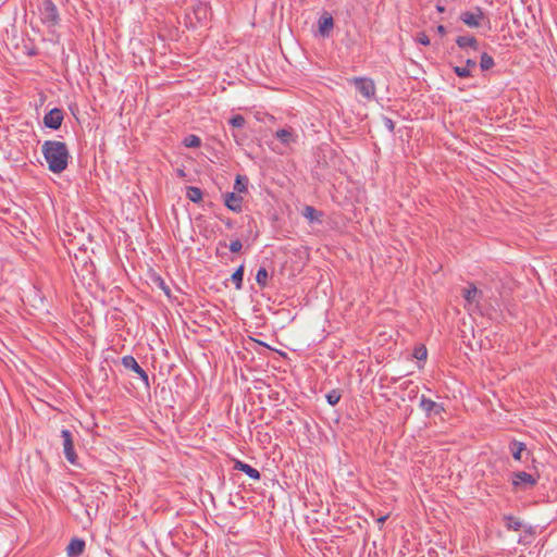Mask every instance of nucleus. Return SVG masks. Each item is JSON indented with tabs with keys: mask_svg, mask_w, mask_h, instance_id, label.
Instances as JSON below:
<instances>
[{
	"mask_svg": "<svg viewBox=\"0 0 557 557\" xmlns=\"http://www.w3.org/2000/svg\"><path fill=\"white\" fill-rule=\"evenodd\" d=\"M275 137L283 144V145H289L290 143L296 141V134L293 132L292 128H282L276 131Z\"/></svg>",
	"mask_w": 557,
	"mask_h": 557,
	"instance_id": "obj_15",
	"label": "nucleus"
},
{
	"mask_svg": "<svg viewBox=\"0 0 557 557\" xmlns=\"http://www.w3.org/2000/svg\"><path fill=\"white\" fill-rule=\"evenodd\" d=\"M184 144L189 148H198L201 145V139L196 135H189L185 138Z\"/></svg>",
	"mask_w": 557,
	"mask_h": 557,
	"instance_id": "obj_27",
	"label": "nucleus"
},
{
	"mask_svg": "<svg viewBox=\"0 0 557 557\" xmlns=\"http://www.w3.org/2000/svg\"><path fill=\"white\" fill-rule=\"evenodd\" d=\"M122 364L125 369L132 370L138 374L140 380L145 383L146 386H149V376L147 372L138 364L136 359L133 356H124L122 358Z\"/></svg>",
	"mask_w": 557,
	"mask_h": 557,
	"instance_id": "obj_7",
	"label": "nucleus"
},
{
	"mask_svg": "<svg viewBox=\"0 0 557 557\" xmlns=\"http://www.w3.org/2000/svg\"><path fill=\"white\" fill-rule=\"evenodd\" d=\"M387 519V516H382L377 519V523L383 524Z\"/></svg>",
	"mask_w": 557,
	"mask_h": 557,
	"instance_id": "obj_37",
	"label": "nucleus"
},
{
	"mask_svg": "<svg viewBox=\"0 0 557 557\" xmlns=\"http://www.w3.org/2000/svg\"><path fill=\"white\" fill-rule=\"evenodd\" d=\"M536 483V478L528 472L519 471L513 473L512 484L515 486L533 487Z\"/></svg>",
	"mask_w": 557,
	"mask_h": 557,
	"instance_id": "obj_9",
	"label": "nucleus"
},
{
	"mask_svg": "<svg viewBox=\"0 0 557 557\" xmlns=\"http://www.w3.org/2000/svg\"><path fill=\"white\" fill-rule=\"evenodd\" d=\"M302 215L309 220L310 222H313V221H317L320 219V216L322 215V213L318 210H315L313 207L311 206H306L304 208V211H302Z\"/></svg>",
	"mask_w": 557,
	"mask_h": 557,
	"instance_id": "obj_22",
	"label": "nucleus"
},
{
	"mask_svg": "<svg viewBox=\"0 0 557 557\" xmlns=\"http://www.w3.org/2000/svg\"><path fill=\"white\" fill-rule=\"evenodd\" d=\"M42 154L52 173L63 172L69 164L70 151L63 141L46 140L41 147Z\"/></svg>",
	"mask_w": 557,
	"mask_h": 557,
	"instance_id": "obj_1",
	"label": "nucleus"
},
{
	"mask_svg": "<svg viewBox=\"0 0 557 557\" xmlns=\"http://www.w3.org/2000/svg\"><path fill=\"white\" fill-rule=\"evenodd\" d=\"M63 119V111L59 108H53L44 116V124L48 128L59 129Z\"/></svg>",
	"mask_w": 557,
	"mask_h": 557,
	"instance_id": "obj_8",
	"label": "nucleus"
},
{
	"mask_svg": "<svg viewBox=\"0 0 557 557\" xmlns=\"http://www.w3.org/2000/svg\"><path fill=\"white\" fill-rule=\"evenodd\" d=\"M416 41L421 44V45H423V46H429L430 45V38L423 32H420V33L417 34Z\"/></svg>",
	"mask_w": 557,
	"mask_h": 557,
	"instance_id": "obj_31",
	"label": "nucleus"
},
{
	"mask_svg": "<svg viewBox=\"0 0 557 557\" xmlns=\"http://www.w3.org/2000/svg\"><path fill=\"white\" fill-rule=\"evenodd\" d=\"M243 277H244V264L239 265L236 271L232 274V282L235 284L237 289L243 287Z\"/></svg>",
	"mask_w": 557,
	"mask_h": 557,
	"instance_id": "obj_23",
	"label": "nucleus"
},
{
	"mask_svg": "<svg viewBox=\"0 0 557 557\" xmlns=\"http://www.w3.org/2000/svg\"><path fill=\"white\" fill-rule=\"evenodd\" d=\"M475 66H476V62L473 59H467L466 67H468L470 70L471 67H475Z\"/></svg>",
	"mask_w": 557,
	"mask_h": 557,
	"instance_id": "obj_35",
	"label": "nucleus"
},
{
	"mask_svg": "<svg viewBox=\"0 0 557 557\" xmlns=\"http://www.w3.org/2000/svg\"><path fill=\"white\" fill-rule=\"evenodd\" d=\"M509 449L515 460H521V454L525 449V445L518 441H512L509 445Z\"/></svg>",
	"mask_w": 557,
	"mask_h": 557,
	"instance_id": "obj_19",
	"label": "nucleus"
},
{
	"mask_svg": "<svg viewBox=\"0 0 557 557\" xmlns=\"http://www.w3.org/2000/svg\"><path fill=\"white\" fill-rule=\"evenodd\" d=\"M228 124L235 128H242L245 126L246 120L242 114H236L228 120Z\"/></svg>",
	"mask_w": 557,
	"mask_h": 557,
	"instance_id": "obj_25",
	"label": "nucleus"
},
{
	"mask_svg": "<svg viewBox=\"0 0 557 557\" xmlns=\"http://www.w3.org/2000/svg\"><path fill=\"white\" fill-rule=\"evenodd\" d=\"M228 247L232 252H239L243 248V244L239 239H235L231 242Z\"/></svg>",
	"mask_w": 557,
	"mask_h": 557,
	"instance_id": "obj_32",
	"label": "nucleus"
},
{
	"mask_svg": "<svg viewBox=\"0 0 557 557\" xmlns=\"http://www.w3.org/2000/svg\"><path fill=\"white\" fill-rule=\"evenodd\" d=\"M341 397L342 395L337 389H332L326 394V400L331 406L337 405L341 400Z\"/></svg>",
	"mask_w": 557,
	"mask_h": 557,
	"instance_id": "obj_26",
	"label": "nucleus"
},
{
	"mask_svg": "<svg viewBox=\"0 0 557 557\" xmlns=\"http://www.w3.org/2000/svg\"><path fill=\"white\" fill-rule=\"evenodd\" d=\"M193 14L199 24H203L209 18L210 8L207 4L200 3L194 8Z\"/></svg>",
	"mask_w": 557,
	"mask_h": 557,
	"instance_id": "obj_14",
	"label": "nucleus"
},
{
	"mask_svg": "<svg viewBox=\"0 0 557 557\" xmlns=\"http://www.w3.org/2000/svg\"><path fill=\"white\" fill-rule=\"evenodd\" d=\"M436 9H437V11H438V12H441V13L445 11V8H444L443 5H441V4H437V5H436Z\"/></svg>",
	"mask_w": 557,
	"mask_h": 557,
	"instance_id": "obj_38",
	"label": "nucleus"
},
{
	"mask_svg": "<svg viewBox=\"0 0 557 557\" xmlns=\"http://www.w3.org/2000/svg\"><path fill=\"white\" fill-rule=\"evenodd\" d=\"M41 21L46 24L55 25L60 17L55 4L52 0H44L42 8L40 9Z\"/></svg>",
	"mask_w": 557,
	"mask_h": 557,
	"instance_id": "obj_4",
	"label": "nucleus"
},
{
	"mask_svg": "<svg viewBox=\"0 0 557 557\" xmlns=\"http://www.w3.org/2000/svg\"><path fill=\"white\" fill-rule=\"evenodd\" d=\"M504 521L508 530L519 531L522 528V522L513 516H504Z\"/></svg>",
	"mask_w": 557,
	"mask_h": 557,
	"instance_id": "obj_20",
	"label": "nucleus"
},
{
	"mask_svg": "<svg viewBox=\"0 0 557 557\" xmlns=\"http://www.w3.org/2000/svg\"><path fill=\"white\" fill-rule=\"evenodd\" d=\"M84 549L85 541L78 537H74L71 540L66 547V554L69 557H78L84 553Z\"/></svg>",
	"mask_w": 557,
	"mask_h": 557,
	"instance_id": "obj_12",
	"label": "nucleus"
},
{
	"mask_svg": "<svg viewBox=\"0 0 557 557\" xmlns=\"http://www.w3.org/2000/svg\"><path fill=\"white\" fill-rule=\"evenodd\" d=\"M383 123H384V126H385V127H386L391 133H393V132H394V129H395V123H394V121H393L391 117L385 116V117L383 119Z\"/></svg>",
	"mask_w": 557,
	"mask_h": 557,
	"instance_id": "obj_33",
	"label": "nucleus"
},
{
	"mask_svg": "<svg viewBox=\"0 0 557 557\" xmlns=\"http://www.w3.org/2000/svg\"><path fill=\"white\" fill-rule=\"evenodd\" d=\"M61 437H62V446H63V453H64V456H65V459L71 463V465H76L77 463V455L75 453V449H74V440H73V434L70 430H62L61 431Z\"/></svg>",
	"mask_w": 557,
	"mask_h": 557,
	"instance_id": "obj_3",
	"label": "nucleus"
},
{
	"mask_svg": "<svg viewBox=\"0 0 557 557\" xmlns=\"http://www.w3.org/2000/svg\"><path fill=\"white\" fill-rule=\"evenodd\" d=\"M246 467V463L240 461V460H237L234 465V469L236 470H239V471H243V469Z\"/></svg>",
	"mask_w": 557,
	"mask_h": 557,
	"instance_id": "obj_34",
	"label": "nucleus"
},
{
	"mask_svg": "<svg viewBox=\"0 0 557 557\" xmlns=\"http://www.w3.org/2000/svg\"><path fill=\"white\" fill-rule=\"evenodd\" d=\"M186 197L191 202L198 203L202 200L203 193L199 187L188 186L186 190Z\"/></svg>",
	"mask_w": 557,
	"mask_h": 557,
	"instance_id": "obj_17",
	"label": "nucleus"
},
{
	"mask_svg": "<svg viewBox=\"0 0 557 557\" xmlns=\"http://www.w3.org/2000/svg\"><path fill=\"white\" fill-rule=\"evenodd\" d=\"M456 44L460 49L471 48L474 51L479 50V42L473 36H459Z\"/></svg>",
	"mask_w": 557,
	"mask_h": 557,
	"instance_id": "obj_13",
	"label": "nucleus"
},
{
	"mask_svg": "<svg viewBox=\"0 0 557 557\" xmlns=\"http://www.w3.org/2000/svg\"><path fill=\"white\" fill-rule=\"evenodd\" d=\"M413 357L417 360H425L428 357V350H426L425 346L421 345V346L416 347L414 351H413Z\"/></svg>",
	"mask_w": 557,
	"mask_h": 557,
	"instance_id": "obj_29",
	"label": "nucleus"
},
{
	"mask_svg": "<svg viewBox=\"0 0 557 557\" xmlns=\"http://www.w3.org/2000/svg\"><path fill=\"white\" fill-rule=\"evenodd\" d=\"M494 65H495V62H494V59H493L492 55H490V54H487L485 52L481 54L480 67H481L482 71H488Z\"/></svg>",
	"mask_w": 557,
	"mask_h": 557,
	"instance_id": "obj_24",
	"label": "nucleus"
},
{
	"mask_svg": "<svg viewBox=\"0 0 557 557\" xmlns=\"http://www.w3.org/2000/svg\"><path fill=\"white\" fill-rule=\"evenodd\" d=\"M460 20L469 27H480L484 22H488L481 8H475L473 11H466L460 14Z\"/></svg>",
	"mask_w": 557,
	"mask_h": 557,
	"instance_id": "obj_2",
	"label": "nucleus"
},
{
	"mask_svg": "<svg viewBox=\"0 0 557 557\" xmlns=\"http://www.w3.org/2000/svg\"><path fill=\"white\" fill-rule=\"evenodd\" d=\"M436 30H437V33H438L441 36H444V35L446 34V28H445V26H444V25H438V26L436 27Z\"/></svg>",
	"mask_w": 557,
	"mask_h": 557,
	"instance_id": "obj_36",
	"label": "nucleus"
},
{
	"mask_svg": "<svg viewBox=\"0 0 557 557\" xmlns=\"http://www.w3.org/2000/svg\"><path fill=\"white\" fill-rule=\"evenodd\" d=\"M248 188V178L243 175H237L234 184V193H246Z\"/></svg>",
	"mask_w": 557,
	"mask_h": 557,
	"instance_id": "obj_21",
	"label": "nucleus"
},
{
	"mask_svg": "<svg viewBox=\"0 0 557 557\" xmlns=\"http://www.w3.org/2000/svg\"><path fill=\"white\" fill-rule=\"evenodd\" d=\"M334 27V20L331 15H323L319 18V32L322 36H329Z\"/></svg>",
	"mask_w": 557,
	"mask_h": 557,
	"instance_id": "obj_16",
	"label": "nucleus"
},
{
	"mask_svg": "<svg viewBox=\"0 0 557 557\" xmlns=\"http://www.w3.org/2000/svg\"><path fill=\"white\" fill-rule=\"evenodd\" d=\"M419 406L426 413V416H430L432 412L434 414H441L444 411L443 405L433 401L424 395L420 397Z\"/></svg>",
	"mask_w": 557,
	"mask_h": 557,
	"instance_id": "obj_10",
	"label": "nucleus"
},
{
	"mask_svg": "<svg viewBox=\"0 0 557 557\" xmlns=\"http://www.w3.org/2000/svg\"><path fill=\"white\" fill-rule=\"evenodd\" d=\"M462 296L465 298L467 309H471L472 307H478L480 300L482 299V292L476 288L473 283H470L468 287L462 290Z\"/></svg>",
	"mask_w": 557,
	"mask_h": 557,
	"instance_id": "obj_6",
	"label": "nucleus"
},
{
	"mask_svg": "<svg viewBox=\"0 0 557 557\" xmlns=\"http://www.w3.org/2000/svg\"><path fill=\"white\" fill-rule=\"evenodd\" d=\"M269 278H270V274L268 272V270L265 268H260L258 271H257V274H256V282L257 284L261 287V288H264L268 286V283H269Z\"/></svg>",
	"mask_w": 557,
	"mask_h": 557,
	"instance_id": "obj_18",
	"label": "nucleus"
},
{
	"mask_svg": "<svg viewBox=\"0 0 557 557\" xmlns=\"http://www.w3.org/2000/svg\"><path fill=\"white\" fill-rule=\"evenodd\" d=\"M352 83L356 89L364 97L372 98L375 95V85L371 78L367 77H355Z\"/></svg>",
	"mask_w": 557,
	"mask_h": 557,
	"instance_id": "obj_5",
	"label": "nucleus"
},
{
	"mask_svg": "<svg viewBox=\"0 0 557 557\" xmlns=\"http://www.w3.org/2000/svg\"><path fill=\"white\" fill-rule=\"evenodd\" d=\"M454 72L457 76L461 78H467L471 76V71L466 66H455Z\"/></svg>",
	"mask_w": 557,
	"mask_h": 557,
	"instance_id": "obj_30",
	"label": "nucleus"
},
{
	"mask_svg": "<svg viewBox=\"0 0 557 557\" xmlns=\"http://www.w3.org/2000/svg\"><path fill=\"white\" fill-rule=\"evenodd\" d=\"M224 205L233 212H240L243 209V197L237 193H226L224 195Z\"/></svg>",
	"mask_w": 557,
	"mask_h": 557,
	"instance_id": "obj_11",
	"label": "nucleus"
},
{
	"mask_svg": "<svg viewBox=\"0 0 557 557\" xmlns=\"http://www.w3.org/2000/svg\"><path fill=\"white\" fill-rule=\"evenodd\" d=\"M242 472L246 473L249 478L253 480L260 479V472L248 463H246V467L243 469Z\"/></svg>",
	"mask_w": 557,
	"mask_h": 557,
	"instance_id": "obj_28",
	"label": "nucleus"
}]
</instances>
